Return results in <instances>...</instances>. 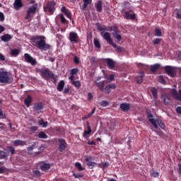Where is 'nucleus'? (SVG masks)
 Returning a JSON list of instances; mask_svg holds the SVG:
<instances>
[{"label": "nucleus", "mask_w": 181, "mask_h": 181, "mask_svg": "<svg viewBox=\"0 0 181 181\" xmlns=\"http://www.w3.org/2000/svg\"><path fill=\"white\" fill-rule=\"evenodd\" d=\"M171 95L175 98V100H177L178 101H181V89L179 90L177 93V90L176 89H172Z\"/></svg>", "instance_id": "obj_12"}, {"label": "nucleus", "mask_w": 181, "mask_h": 181, "mask_svg": "<svg viewBox=\"0 0 181 181\" xmlns=\"http://www.w3.org/2000/svg\"><path fill=\"white\" fill-rule=\"evenodd\" d=\"M155 132H156L157 134H158L160 136H162L163 135V132L159 129V128H156Z\"/></svg>", "instance_id": "obj_51"}, {"label": "nucleus", "mask_w": 181, "mask_h": 181, "mask_svg": "<svg viewBox=\"0 0 181 181\" xmlns=\"http://www.w3.org/2000/svg\"><path fill=\"white\" fill-rule=\"evenodd\" d=\"M34 175H35L37 177H40V176H42V173L40 170H35L33 171Z\"/></svg>", "instance_id": "obj_57"}, {"label": "nucleus", "mask_w": 181, "mask_h": 181, "mask_svg": "<svg viewBox=\"0 0 181 181\" xmlns=\"http://www.w3.org/2000/svg\"><path fill=\"white\" fill-rule=\"evenodd\" d=\"M115 46H112V47H114V49H116L117 52H119V53H121V52H122V47L117 46V44H115Z\"/></svg>", "instance_id": "obj_53"}, {"label": "nucleus", "mask_w": 181, "mask_h": 181, "mask_svg": "<svg viewBox=\"0 0 181 181\" xmlns=\"http://www.w3.org/2000/svg\"><path fill=\"white\" fill-rule=\"evenodd\" d=\"M176 112H177V114H180L181 115V106H178L176 108Z\"/></svg>", "instance_id": "obj_64"}, {"label": "nucleus", "mask_w": 181, "mask_h": 181, "mask_svg": "<svg viewBox=\"0 0 181 181\" xmlns=\"http://www.w3.org/2000/svg\"><path fill=\"white\" fill-rule=\"evenodd\" d=\"M69 40L71 43H78V35L73 31L69 33Z\"/></svg>", "instance_id": "obj_9"}, {"label": "nucleus", "mask_w": 181, "mask_h": 181, "mask_svg": "<svg viewBox=\"0 0 181 181\" xmlns=\"http://www.w3.org/2000/svg\"><path fill=\"white\" fill-rule=\"evenodd\" d=\"M13 145H14V146H25L27 144L26 141L23 140L17 139L13 142Z\"/></svg>", "instance_id": "obj_23"}, {"label": "nucleus", "mask_w": 181, "mask_h": 181, "mask_svg": "<svg viewBox=\"0 0 181 181\" xmlns=\"http://www.w3.org/2000/svg\"><path fill=\"white\" fill-rule=\"evenodd\" d=\"M107 87H109V88L112 89V90H115L117 88V86H115V84L114 83H110L107 85Z\"/></svg>", "instance_id": "obj_59"}, {"label": "nucleus", "mask_w": 181, "mask_h": 181, "mask_svg": "<svg viewBox=\"0 0 181 181\" xmlns=\"http://www.w3.org/2000/svg\"><path fill=\"white\" fill-rule=\"evenodd\" d=\"M43 108H45L43 103H37L34 104L33 110L34 112H37V114H39L40 112V110H43Z\"/></svg>", "instance_id": "obj_13"}, {"label": "nucleus", "mask_w": 181, "mask_h": 181, "mask_svg": "<svg viewBox=\"0 0 181 181\" xmlns=\"http://www.w3.org/2000/svg\"><path fill=\"white\" fill-rule=\"evenodd\" d=\"M71 84H73V86L77 88H80V87H81V82H80V81H73Z\"/></svg>", "instance_id": "obj_39"}, {"label": "nucleus", "mask_w": 181, "mask_h": 181, "mask_svg": "<svg viewBox=\"0 0 181 181\" xmlns=\"http://www.w3.org/2000/svg\"><path fill=\"white\" fill-rule=\"evenodd\" d=\"M21 53V51L18 49H11L10 54L11 56H13L14 57H16L17 56H19V54Z\"/></svg>", "instance_id": "obj_35"}, {"label": "nucleus", "mask_w": 181, "mask_h": 181, "mask_svg": "<svg viewBox=\"0 0 181 181\" xmlns=\"http://www.w3.org/2000/svg\"><path fill=\"white\" fill-rule=\"evenodd\" d=\"M95 112V107H94L91 112H90L89 114L86 115V117H88V118H90L91 116L94 115V113Z\"/></svg>", "instance_id": "obj_54"}, {"label": "nucleus", "mask_w": 181, "mask_h": 181, "mask_svg": "<svg viewBox=\"0 0 181 181\" xmlns=\"http://www.w3.org/2000/svg\"><path fill=\"white\" fill-rule=\"evenodd\" d=\"M144 77H145V73H144V71H141L140 76L136 77L137 84H142V83L144 82Z\"/></svg>", "instance_id": "obj_25"}, {"label": "nucleus", "mask_w": 181, "mask_h": 181, "mask_svg": "<svg viewBox=\"0 0 181 181\" xmlns=\"http://www.w3.org/2000/svg\"><path fill=\"white\" fill-rule=\"evenodd\" d=\"M24 62L29 63L31 66H36V64H37L36 59L28 53L24 54Z\"/></svg>", "instance_id": "obj_8"}, {"label": "nucleus", "mask_w": 181, "mask_h": 181, "mask_svg": "<svg viewBox=\"0 0 181 181\" xmlns=\"http://www.w3.org/2000/svg\"><path fill=\"white\" fill-rule=\"evenodd\" d=\"M8 170V168L6 167L3 166L0 168V174L5 173Z\"/></svg>", "instance_id": "obj_58"}, {"label": "nucleus", "mask_w": 181, "mask_h": 181, "mask_svg": "<svg viewBox=\"0 0 181 181\" xmlns=\"http://www.w3.org/2000/svg\"><path fill=\"white\" fill-rule=\"evenodd\" d=\"M158 82L161 83V84H165V83H166V81H165V78H163V76H158Z\"/></svg>", "instance_id": "obj_50"}, {"label": "nucleus", "mask_w": 181, "mask_h": 181, "mask_svg": "<svg viewBox=\"0 0 181 181\" xmlns=\"http://www.w3.org/2000/svg\"><path fill=\"white\" fill-rule=\"evenodd\" d=\"M87 125V129L88 131H84L83 136L85 138H87L88 135H90L91 132H93V130L91 129V126H90V122H86Z\"/></svg>", "instance_id": "obj_22"}, {"label": "nucleus", "mask_w": 181, "mask_h": 181, "mask_svg": "<svg viewBox=\"0 0 181 181\" xmlns=\"http://www.w3.org/2000/svg\"><path fill=\"white\" fill-rule=\"evenodd\" d=\"M137 67H139V69H145V67H146V65H145L144 64L142 63H137Z\"/></svg>", "instance_id": "obj_60"}, {"label": "nucleus", "mask_w": 181, "mask_h": 181, "mask_svg": "<svg viewBox=\"0 0 181 181\" xmlns=\"http://www.w3.org/2000/svg\"><path fill=\"white\" fill-rule=\"evenodd\" d=\"M162 99L165 105H169V104L172 103V98H170V97L168 95H163Z\"/></svg>", "instance_id": "obj_19"}, {"label": "nucleus", "mask_w": 181, "mask_h": 181, "mask_svg": "<svg viewBox=\"0 0 181 181\" xmlns=\"http://www.w3.org/2000/svg\"><path fill=\"white\" fill-rule=\"evenodd\" d=\"M94 46L97 49H101V44L100 43V40L97 38H95L93 40Z\"/></svg>", "instance_id": "obj_37"}, {"label": "nucleus", "mask_w": 181, "mask_h": 181, "mask_svg": "<svg viewBox=\"0 0 181 181\" xmlns=\"http://www.w3.org/2000/svg\"><path fill=\"white\" fill-rule=\"evenodd\" d=\"M31 43L35 47L45 52L50 49V45L46 43V37L43 35H34L31 37Z\"/></svg>", "instance_id": "obj_1"}, {"label": "nucleus", "mask_w": 181, "mask_h": 181, "mask_svg": "<svg viewBox=\"0 0 181 181\" xmlns=\"http://www.w3.org/2000/svg\"><path fill=\"white\" fill-rule=\"evenodd\" d=\"M119 108L122 111H129L131 110V105L129 103H122L120 104Z\"/></svg>", "instance_id": "obj_21"}, {"label": "nucleus", "mask_w": 181, "mask_h": 181, "mask_svg": "<svg viewBox=\"0 0 181 181\" xmlns=\"http://www.w3.org/2000/svg\"><path fill=\"white\" fill-rule=\"evenodd\" d=\"M41 76H42L45 80H49V78H52L53 79L54 83H56V76H54V74L49 69L42 71Z\"/></svg>", "instance_id": "obj_4"}, {"label": "nucleus", "mask_w": 181, "mask_h": 181, "mask_svg": "<svg viewBox=\"0 0 181 181\" xmlns=\"http://www.w3.org/2000/svg\"><path fill=\"white\" fill-rule=\"evenodd\" d=\"M100 35L102 36V37H103V39H105V40L107 42L109 45H110V46H114L115 47H116L115 43L112 40V38H111V34L110 33L101 32Z\"/></svg>", "instance_id": "obj_7"}, {"label": "nucleus", "mask_w": 181, "mask_h": 181, "mask_svg": "<svg viewBox=\"0 0 181 181\" xmlns=\"http://www.w3.org/2000/svg\"><path fill=\"white\" fill-rule=\"evenodd\" d=\"M35 146H36V143H33L31 146L28 147L27 151L28 152H32V151H33L35 148Z\"/></svg>", "instance_id": "obj_46"}, {"label": "nucleus", "mask_w": 181, "mask_h": 181, "mask_svg": "<svg viewBox=\"0 0 181 181\" xmlns=\"http://www.w3.org/2000/svg\"><path fill=\"white\" fill-rule=\"evenodd\" d=\"M95 86H97L98 87V88L101 90V91H104V87H105V84H104V81H99L97 82L95 81Z\"/></svg>", "instance_id": "obj_33"}, {"label": "nucleus", "mask_w": 181, "mask_h": 181, "mask_svg": "<svg viewBox=\"0 0 181 181\" xmlns=\"http://www.w3.org/2000/svg\"><path fill=\"white\" fill-rule=\"evenodd\" d=\"M59 152H63L66 149V141L64 140V139H59Z\"/></svg>", "instance_id": "obj_16"}, {"label": "nucleus", "mask_w": 181, "mask_h": 181, "mask_svg": "<svg viewBox=\"0 0 181 181\" xmlns=\"http://www.w3.org/2000/svg\"><path fill=\"white\" fill-rule=\"evenodd\" d=\"M165 70L167 74L170 76V77H175V76H176V70H175L173 67L170 66H165Z\"/></svg>", "instance_id": "obj_10"}, {"label": "nucleus", "mask_w": 181, "mask_h": 181, "mask_svg": "<svg viewBox=\"0 0 181 181\" xmlns=\"http://www.w3.org/2000/svg\"><path fill=\"white\" fill-rule=\"evenodd\" d=\"M147 117L148 118V121L154 128H158V125L161 128V129H165V128H166V125L160 119H157L156 120L153 119V115H152V113L148 112Z\"/></svg>", "instance_id": "obj_2"}, {"label": "nucleus", "mask_w": 181, "mask_h": 181, "mask_svg": "<svg viewBox=\"0 0 181 181\" xmlns=\"http://www.w3.org/2000/svg\"><path fill=\"white\" fill-rule=\"evenodd\" d=\"M114 37H115V39H117V40H118L119 42H121V40H122V37H121V35H119V33L117 34H115L113 35Z\"/></svg>", "instance_id": "obj_44"}, {"label": "nucleus", "mask_w": 181, "mask_h": 181, "mask_svg": "<svg viewBox=\"0 0 181 181\" xmlns=\"http://www.w3.org/2000/svg\"><path fill=\"white\" fill-rule=\"evenodd\" d=\"M54 6H56V2H54V1H48L46 6L43 7L44 11L47 12L48 11L51 15H53L56 11V8H54Z\"/></svg>", "instance_id": "obj_5"}, {"label": "nucleus", "mask_w": 181, "mask_h": 181, "mask_svg": "<svg viewBox=\"0 0 181 181\" xmlns=\"http://www.w3.org/2000/svg\"><path fill=\"white\" fill-rule=\"evenodd\" d=\"M38 138H40L41 139H47V134H46V133H45V132H40L38 134Z\"/></svg>", "instance_id": "obj_38"}, {"label": "nucleus", "mask_w": 181, "mask_h": 181, "mask_svg": "<svg viewBox=\"0 0 181 181\" xmlns=\"http://www.w3.org/2000/svg\"><path fill=\"white\" fill-rule=\"evenodd\" d=\"M151 92L155 101V105H158V89L152 88Z\"/></svg>", "instance_id": "obj_20"}, {"label": "nucleus", "mask_w": 181, "mask_h": 181, "mask_svg": "<svg viewBox=\"0 0 181 181\" xmlns=\"http://www.w3.org/2000/svg\"><path fill=\"white\" fill-rule=\"evenodd\" d=\"M75 168H76V169H78L79 172L84 170V168H83V166L81 165V163H76Z\"/></svg>", "instance_id": "obj_40"}, {"label": "nucleus", "mask_w": 181, "mask_h": 181, "mask_svg": "<svg viewBox=\"0 0 181 181\" xmlns=\"http://www.w3.org/2000/svg\"><path fill=\"white\" fill-rule=\"evenodd\" d=\"M7 149H8V151L11 153V155H15V148H13L12 146H8Z\"/></svg>", "instance_id": "obj_48"}, {"label": "nucleus", "mask_w": 181, "mask_h": 181, "mask_svg": "<svg viewBox=\"0 0 181 181\" xmlns=\"http://www.w3.org/2000/svg\"><path fill=\"white\" fill-rule=\"evenodd\" d=\"M12 35L9 34H5L1 37V40L2 42H9V40H12Z\"/></svg>", "instance_id": "obj_28"}, {"label": "nucleus", "mask_w": 181, "mask_h": 181, "mask_svg": "<svg viewBox=\"0 0 181 181\" xmlns=\"http://www.w3.org/2000/svg\"><path fill=\"white\" fill-rule=\"evenodd\" d=\"M11 81V75L9 73L4 69H0V83L8 84Z\"/></svg>", "instance_id": "obj_3"}, {"label": "nucleus", "mask_w": 181, "mask_h": 181, "mask_svg": "<svg viewBox=\"0 0 181 181\" xmlns=\"http://www.w3.org/2000/svg\"><path fill=\"white\" fill-rule=\"evenodd\" d=\"M160 68V64H156L151 65L150 71H151V73H156V71H158V70H159Z\"/></svg>", "instance_id": "obj_26"}, {"label": "nucleus", "mask_w": 181, "mask_h": 181, "mask_svg": "<svg viewBox=\"0 0 181 181\" xmlns=\"http://www.w3.org/2000/svg\"><path fill=\"white\" fill-rule=\"evenodd\" d=\"M110 31L113 32L112 35H117V33H119V30L118 29V27L116 25H114L112 27H110Z\"/></svg>", "instance_id": "obj_34"}, {"label": "nucleus", "mask_w": 181, "mask_h": 181, "mask_svg": "<svg viewBox=\"0 0 181 181\" xmlns=\"http://www.w3.org/2000/svg\"><path fill=\"white\" fill-rule=\"evenodd\" d=\"M78 73V69L77 68H75V69H72L71 70V76H76V74Z\"/></svg>", "instance_id": "obj_45"}, {"label": "nucleus", "mask_w": 181, "mask_h": 181, "mask_svg": "<svg viewBox=\"0 0 181 181\" xmlns=\"http://www.w3.org/2000/svg\"><path fill=\"white\" fill-rule=\"evenodd\" d=\"M9 156V152L7 150L0 151V159H5V158H8Z\"/></svg>", "instance_id": "obj_31"}, {"label": "nucleus", "mask_w": 181, "mask_h": 181, "mask_svg": "<svg viewBox=\"0 0 181 181\" xmlns=\"http://www.w3.org/2000/svg\"><path fill=\"white\" fill-rule=\"evenodd\" d=\"M105 62L107 64L108 69H110V70H114V69H115V63L112 59L107 58L105 59Z\"/></svg>", "instance_id": "obj_18"}, {"label": "nucleus", "mask_w": 181, "mask_h": 181, "mask_svg": "<svg viewBox=\"0 0 181 181\" xmlns=\"http://www.w3.org/2000/svg\"><path fill=\"white\" fill-rule=\"evenodd\" d=\"M97 29L99 32H102V30H107V29L103 27L101 25H98Z\"/></svg>", "instance_id": "obj_52"}, {"label": "nucleus", "mask_w": 181, "mask_h": 181, "mask_svg": "<svg viewBox=\"0 0 181 181\" xmlns=\"http://www.w3.org/2000/svg\"><path fill=\"white\" fill-rule=\"evenodd\" d=\"M153 45H159L160 43V38H156L153 41Z\"/></svg>", "instance_id": "obj_62"}, {"label": "nucleus", "mask_w": 181, "mask_h": 181, "mask_svg": "<svg viewBox=\"0 0 181 181\" xmlns=\"http://www.w3.org/2000/svg\"><path fill=\"white\" fill-rule=\"evenodd\" d=\"M151 175L153 177H158V176H159V173L156 171H151Z\"/></svg>", "instance_id": "obj_55"}, {"label": "nucleus", "mask_w": 181, "mask_h": 181, "mask_svg": "<svg viewBox=\"0 0 181 181\" xmlns=\"http://www.w3.org/2000/svg\"><path fill=\"white\" fill-rule=\"evenodd\" d=\"M74 176L75 179H78L80 177H84V175H83L81 173H74Z\"/></svg>", "instance_id": "obj_49"}, {"label": "nucleus", "mask_w": 181, "mask_h": 181, "mask_svg": "<svg viewBox=\"0 0 181 181\" xmlns=\"http://www.w3.org/2000/svg\"><path fill=\"white\" fill-rule=\"evenodd\" d=\"M63 88H64V81L62 80L59 82L57 90V91L62 92L63 91Z\"/></svg>", "instance_id": "obj_30"}, {"label": "nucleus", "mask_w": 181, "mask_h": 181, "mask_svg": "<svg viewBox=\"0 0 181 181\" xmlns=\"http://www.w3.org/2000/svg\"><path fill=\"white\" fill-rule=\"evenodd\" d=\"M23 6V4L22 3V0H15L13 3V7L16 11L21 10V8Z\"/></svg>", "instance_id": "obj_17"}, {"label": "nucleus", "mask_w": 181, "mask_h": 181, "mask_svg": "<svg viewBox=\"0 0 181 181\" xmlns=\"http://www.w3.org/2000/svg\"><path fill=\"white\" fill-rule=\"evenodd\" d=\"M0 21L1 22H4L5 21V15H4V13L0 12Z\"/></svg>", "instance_id": "obj_61"}, {"label": "nucleus", "mask_w": 181, "mask_h": 181, "mask_svg": "<svg viewBox=\"0 0 181 181\" xmlns=\"http://www.w3.org/2000/svg\"><path fill=\"white\" fill-rule=\"evenodd\" d=\"M96 165L98 168H100V169H105L106 168H108V166H110V163H108V161H106L102 163H97Z\"/></svg>", "instance_id": "obj_32"}, {"label": "nucleus", "mask_w": 181, "mask_h": 181, "mask_svg": "<svg viewBox=\"0 0 181 181\" xmlns=\"http://www.w3.org/2000/svg\"><path fill=\"white\" fill-rule=\"evenodd\" d=\"M32 103V96L30 95H28L27 98L24 100V104L26 105L28 108L30 107V104Z\"/></svg>", "instance_id": "obj_27"}, {"label": "nucleus", "mask_w": 181, "mask_h": 181, "mask_svg": "<svg viewBox=\"0 0 181 181\" xmlns=\"http://www.w3.org/2000/svg\"><path fill=\"white\" fill-rule=\"evenodd\" d=\"M105 78H107V80H109V81H114V80H115V76L114 74H110L109 76L105 75Z\"/></svg>", "instance_id": "obj_41"}, {"label": "nucleus", "mask_w": 181, "mask_h": 181, "mask_svg": "<svg viewBox=\"0 0 181 181\" xmlns=\"http://www.w3.org/2000/svg\"><path fill=\"white\" fill-rule=\"evenodd\" d=\"M100 105L101 107H107L110 105V103H108V101L107 100H103L100 102Z\"/></svg>", "instance_id": "obj_47"}, {"label": "nucleus", "mask_w": 181, "mask_h": 181, "mask_svg": "<svg viewBox=\"0 0 181 181\" xmlns=\"http://www.w3.org/2000/svg\"><path fill=\"white\" fill-rule=\"evenodd\" d=\"M154 33H155V36H158V37L162 36V31L159 28H156Z\"/></svg>", "instance_id": "obj_42"}, {"label": "nucleus", "mask_w": 181, "mask_h": 181, "mask_svg": "<svg viewBox=\"0 0 181 181\" xmlns=\"http://www.w3.org/2000/svg\"><path fill=\"white\" fill-rule=\"evenodd\" d=\"M131 12H134V10L124 12V19H130L131 21H135V19H136V14H131Z\"/></svg>", "instance_id": "obj_11"}, {"label": "nucleus", "mask_w": 181, "mask_h": 181, "mask_svg": "<svg viewBox=\"0 0 181 181\" xmlns=\"http://www.w3.org/2000/svg\"><path fill=\"white\" fill-rule=\"evenodd\" d=\"M74 62L75 63V64H79L80 58H78L77 56H75L74 58Z\"/></svg>", "instance_id": "obj_56"}, {"label": "nucleus", "mask_w": 181, "mask_h": 181, "mask_svg": "<svg viewBox=\"0 0 181 181\" xmlns=\"http://www.w3.org/2000/svg\"><path fill=\"white\" fill-rule=\"evenodd\" d=\"M61 11L62 12V13H64V15H65V16H66V18H68L69 19H71V11L67 9L66 6H62L61 8Z\"/></svg>", "instance_id": "obj_15"}, {"label": "nucleus", "mask_w": 181, "mask_h": 181, "mask_svg": "<svg viewBox=\"0 0 181 181\" xmlns=\"http://www.w3.org/2000/svg\"><path fill=\"white\" fill-rule=\"evenodd\" d=\"M91 2H93L92 0H83V11H84L85 9H87V6H88V5H90V4H91Z\"/></svg>", "instance_id": "obj_36"}, {"label": "nucleus", "mask_w": 181, "mask_h": 181, "mask_svg": "<svg viewBox=\"0 0 181 181\" xmlns=\"http://www.w3.org/2000/svg\"><path fill=\"white\" fill-rule=\"evenodd\" d=\"M95 8H96L97 12H103V1L99 0L95 4Z\"/></svg>", "instance_id": "obj_24"}, {"label": "nucleus", "mask_w": 181, "mask_h": 181, "mask_svg": "<svg viewBox=\"0 0 181 181\" xmlns=\"http://www.w3.org/2000/svg\"><path fill=\"white\" fill-rule=\"evenodd\" d=\"M91 160H93V157H91V156L85 157V162H86L87 166H88L89 168H91V169H93V168H94V165H97V163L92 162Z\"/></svg>", "instance_id": "obj_14"}, {"label": "nucleus", "mask_w": 181, "mask_h": 181, "mask_svg": "<svg viewBox=\"0 0 181 181\" xmlns=\"http://www.w3.org/2000/svg\"><path fill=\"white\" fill-rule=\"evenodd\" d=\"M40 169H41L42 172H46V170H49V169H50V164L43 163L40 165Z\"/></svg>", "instance_id": "obj_29"}, {"label": "nucleus", "mask_w": 181, "mask_h": 181, "mask_svg": "<svg viewBox=\"0 0 181 181\" xmlns=\"http://www.w3.org/2000/svg\"><path fill=\"white\" fill-rule=\"evenodd\" d=\"M60 20H61V23H63V25H64V23H67V20L66 19V18L63 14L61 15Z\"/></svg>", "instance_id": "obj_43"}, {"label": "nucleus", "mask_w": 181, "mask_h": 181, "mask_svg": "<svg viewBox=\"0 0 181 181\" xmlns=\"http://www.w3.org/2000/svg\"><path fill=\"white\" fill-rule=\"evenodd\" d=\"M37 9V4H34L33 6H30L27 11V15L25 19L28 21H32V16L36 13V10Z\"/></svg>", "instance_id": "obj_6"}, {"label": "nucleus", "mask_w": 181, "mask_h": 181, "mask_svg": "<svg viewBox=\"0 0 181 181\" xmlns=\"http://www.w3.org/2000/svg\"><path fill=\"white\" fill-rule=\"evenodd\" d=\"M110 88H109V86L107 85L105 88V92L106 94H110Z\"/></svg>", "instance_id": "obj_63"}]
</instances>
